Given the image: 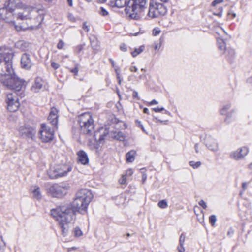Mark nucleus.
<instances>
[{
	"mask_svg": "<svg viewBox=\"0 0 252 252\" xmlns=\"http://www.w3.org/2000/svg\"><path fill=\"white\" fill-rule=\"evenodd\" d=\"M167 12L166 8L162 3H157L151 0L149 3L148 15L152 18H158L164 15Z\"/></svg>",
	"mask_w": 252,
	"mask_h": 252,
	"instance_id": "nucleus-8",
	"label": "nucleus"
},
{
	"mask_svg": "<svg viewBox=\"0 0 252 252\" xmlns=\"http://www.w3.org/2000/svg\"><path fill=\"white\" fill-rule=\"evenodd\" d=\"M18 131L20 136L21 137L32 140L35 138L36 133L35 128L28 125L20 126Z\"/></svg>",
	"mask_w": 252,
	"mask_h": 252,
	"instance_id": "nucleus-12",
	"label": "nucleus"
},
{
	"mask_svg": "<svg viewBox=\"0 0 252 252\" xmlns=\"http://www.w3.org/2000/svg\"><path fill=\"white\" fill-rule=\"evenodd\" d=\"M18 0H8L5 6L0 8V17L7 23H13L15 18L21 20H30L28 23V27H34L41 24L44 19L43 10L35 7H30L25 9L23 12L14 13L13 6Z\"/></svg>",
	"mask_w": 252,
	"mask_h": 252,
	"instance_id": "nucleus-2",
	"label": "nucleus"
},
{
	"mask_svg": "<svg viewBox=\"0 0 252 252\" xmlns=\"http://www.w3.org/2000/svg\"><path fill=\"white\" fill-rule=\"evenodd\" d=\"M64 46V42L63 40H60L57 44V48L59 49H62L63 48Z\"/></svg>",
	"mask_w": 252,
	"mask_h": 252,
	"instance_id": "nucleus-36",
	"label": "nucleus"
},
{
	"mask_svg": "<svg viewBox=\"0 0 252 252\" xmlns=\"http://www.w3.org/2000/svg\"><path fill=\"white\" fill-rule=\"evenodd\" d=\"M153 110L155 112H161L162 111H163L164 110V108L163 107H161V108H153Z\"/></svg>",
	"mask_w": 252,
	"mask_h": 252,
	"instance_id": "nucleus-47",
	"label": "nucleus"
},
{
	"mask_svg": "<svg viewBox=\"0 0 252 252\" xmlns=\"http://www.w3.org/2000/svg\"><path fill=\"white\" fill-rule=\"evenodd\" d=\"M227 15L229 17L232 16V18H235L236 16V14L231 10L228 11Z\"/></svg>",
	"mask_w": 252,
	"mask_h": 252,
	"instance_id": "nucleus-48",
	"label": "nucleus"
},
{
	"mask_svg": "<svg viewBox=\"0 0 252 252\" xmlns=\"http://www.w3.org/2000/svg\"><path fill=\"white\" fill-rule=\"evenodd\" d=\"M231 105L230 103H228L223 106V107L220 110V113L222 115L225 116L224 121L226 123H230L234 119V114L236 112L234 109L229 111Z\"/></svg>",
	"mask_w": 252,
	"mask_h": 252,
	"instance_id": "nucleus-13",
	"label": "nucleus"
},
{
	"mask_svg": "<svg viewBox=\"0 0 252 252\" xmlns=\"http://www.w3.org/2000/svg\"><path fill=\"white\" fill-rule=\"evenodd\" d=\"M91 46H92V48H93V50H98L97 49V47L95 45H94L93 44V42H91Z\"/></svg>",
	"mask_w": 252,
	"mask_h": 252,
	"instance_id": "nucleus-56",
	"label": "nucleus"
},
{
	"mask_svg": "<svg viewBox=\"0 0 252 252\" xmlns=\"http://www.w3.org/2000/svg\"><path fill=\"white\" fill-rule=\"evenodd\" d=\"M85 45V44H80V45H77L76 47H75V51L77 53H79L80 52H81V51L83 50V47Z\"/></svg>",
	"mask_w": 252,
	"mask_h": 252,
	"instance_id": "nucleus-34",
	"label": "nucleus"
},
{
	"mask_svg": "<svg viewBox=\"0 0 252 252\" xmlns=\"http://www.w3.org/2000/svg\"><path fill=\"white\" fill-rule=\"evenodd\" d=\"M178 250L179 252H184L185 251V248L183 246H180V245H179L178 247Z\"/></svg>",
	"mask_w": 252,
	"mask_h": 252,
	"instance_id": "nucleus-50",
	"label": "nucleus"
},
{
	"mask_svg": "<svg viewBox=\"0 0 252 252\" xmlns=\"http://www.w3.org/2000/svg\"><path fill=\"white\" fill-rule=\"evenodd\" d=\"M234 233V230L232 228H230L227 232V236L229 237H232Z\"/></svg>",
	"mask_w": 252,
	"mask_h": 252,
	"instance_id": "nucleus-42",
	"label": "nucleus"
},
{
	"mask_svg": "<svg viewBox=\"0 0 252 252\" xmlns=\"http://www.w3.org/2000/svg\"><path fill=\"white\" fill-rule=\"evenodd\" d=\"M189 165L192 166L194 169L198 168L201 165V162L197 161L195 162L194 161H191L189 162Z\"/></svg>",
	"mask_w": 252,
	"mask_h": 252,
	"instance_id": "nucleus-32",
	"label": "nucleus"
},
{
	"mask_svg": "<svg viewBox=\"0 0 252 252\" xmlns=\"http://www.w3.org/2000/svg\"><path fill=\"white\" fill-rule=\"evenodd\" d=\"M223 53H225L227 60L231 63L233 62L235 56V51L234 49L228 48Z\"/></svg>",
	"mask_w": 252,
	"mask_h": 252,
	"instance_id": "nucleus-21",
	"label": "nucleus"
},
{
	"mask_svg": "<svg viewBox=\"0 0 252 252\" xmlns=\"http://www.w3.org/2000/svg\"><path fill=\"white\" fill-rule=\"evenodd\" d=\"M194 148H195L196 153H198L199 152V150H198V146L197 144H196L195 145Z\"/></svg>",
	"mask_w": 252,
	"mask_h": 252,
	"instance_id": "nucleus-59",
	"label": "nucleus"
},
{
	"mask_svg": "<svg viewBox=\"0 0 252 252\" xmlns=\"http://www.w3.org/2000/svg\"><path fill=\"white\" fill-rule=\"evenodd\" d=\"M223 0H215L212 2V5L215 6L216 4L221 3Z\"/></svg>",
	"mask_w": 252,
	"mask_h": 252,
	"instance_id": "nucleus-46",
	"label": "nucleus"
},
{
	"mask_svg": "<svg viewBox=\"0 0 252 252\" xmlns=\"http://www.w3.org/2000/svg\"><path fill=\"white\" fill-rule=\"evenodd\" d=\"M6 77L5 79H1L3 84L12 90V92H16L18 94L21 93L20 91L24 86V81L16 77L14 73Z\"/></svg>",
	"mask_w": 252,
	"mask_h": 252,
	"instance_id": "nucleus-6",
	"label": "nucleus"
},
{
	"mask_svg": "<svg viewBox=\"0 0 252 252\" xmlns=\"http://www.w3.org/2000/svg\"><path fill=\"white\" fill-rule=\"evenodd\" d=\"M109 61H110V63H111V64L112 66L113 67H114V68L116 67L115 66V62H114L112 59H110L109 60Z\"/></svg>",
	"mask_w": 252,
	"mask_h": 252,
	"instance_id": "nucleus-54",
	"label": "nucleus"
},
{
	"mask_svg": "<svg viewBox=\"0 0 252 252\" xmlns=\"http://www.w3.org/2000/svg\"><path fill=\"white\" fill-rule=\"evenodd\" d=\"M248 153V148L243 146L238 148L236 151L232 152L230 154V157L236 160H240L243 159Z\"/></svg>",
	"mask_w": 252,
	"mask_h": 252,
	"instance_id": "nucleus-14",
	"label": "nucleus"
},
{
	"mask_svg": "<svg viewBox=\"0 0 252 252\" xmlns=\"http://www.w3.org/2000/svg\"><path fill=\"white\" fill-rule=\"evenodd\" d=\"M73 233L75 237H79L82 235L83 233L78 227H76L73 229Z\"/></svg>",
	"mask_w": 252,
	"mask_h": 252,
	"instance_id": "nucleus-29",
	"label": "nucleus"
},
{
	"mask_svg": "<svg viewBox=\"0 0 252 252\" xmlns=\"http://www.w3.org/2000/svg\"><path fill=\"white\" fill-rule=\"evenodd\" d=\"M14 54L0 50V75L6 77L13 73L12 59Z\"/></svg>",
	"mask_w": 252,
	"mask_h": 252,
	"instance_id": "nucleus-3",
	"label": "nucleus"
},
{
	"mask_svg": "<svg viewBox=\"0 0 252 252\" xmlns=\"http://www.w3.org/2000/svg\"><path fill=\"white\" fill-rule=\"evenodd\" d=\"M199 205L201 206L203 209H206L207 208V205L206 203L205 202V201L203 200H201L199 202Z\"/></svg>",
	"mask_w": 252,
	"mask_h": 252,
	"instance_id": "nucleus-38",
	"label": "nucleus"
},
{
	"mask_svg": "<svg viewBox=\"0 0 252 252\" xmlns=\"http://www.w3.org/2000/svg\"><path fill=\"white\" fill-rule=\"evenodd\" d=\"M128 0H110L109 5L111 7H117L118 8L126 6L127 9L128 8Z\"/></svg>",
	"mask_w": 252,
	"mask_h": 252,
	"instance_id": "nucleus-19",
	"label": "nucleus"
},
{
	"mask_svg": "<svg viewBox=\"0 0 252 252\" xmlns=\"http://www.w3.org/2000/svg\"><path fill=\"white\" fill-rule=\"evenodd\" d=\"M115 72L116 73L117 76H118V73L120 74V73H119L120 69H119V67H115Z\"/></svg>",
	"mask_w": 252,
	"mask_h": 252,
	"instance_id": "nucleus-62",
	"label": "nucleus"
},
{
	"mask_svg": "<svg viewBox=\"0 0 252 252\" xmlns=\"http://www.w3.org/2000/svg\"><path fill=\"white\" fill-rule=\"evenodd\" d=\"M108 133V132H105L103 135H100L99 140L101 141L104 139V136H106V135Z\"/></svg>",
	"mask_w": 252,
	"mask_h": 252,
	"instance_id": "nucleus-52",
	"label": "nucleus"
},
{
	"mask_svg": "<svg viewBox=\"0 0 252 252\" xmlns=\"http://www.w3.org/2000/svg\"><path fill=\"white\" fill-rule=\"evenodd\" d=\"M130 70L131 72H136L137 71V68L135 66H131L130 68Z\"/></svg>",
	"mask_w": 252,
	"mask_h": 252,
	"instance_id": "nucleus-51",
	"label": "nucleus"
},
{
	"mask_svg": "<svg viewBox=\"0 0 252 252\" xmlns=\"http://www.w3.org/2000/svg\"><path fill=\"white\" fill-rule=\"evenodd\" d=\"M55 129L49 127L45 124L41 125V128L39 131V138L43 142L47 143L52 141L54 138V130Z\"/></svg>",
	"mask_w": 252,
	"mask_h": 252,
	"instance_id": "nucleus-11",
	"label": "nucleus"
},
{
	"mask_svg": "<svg viewBox=\"0 0 252 252\" xmlns=\"http://www.w3.org/2000/svg\"><path fill=\"white\" fill-rule=\"evenodd\" d=\"M15 46L16 48L25 51L29 48V44L24 41L20 40L16 42Z\"/></svg>",
	"mask_w": 252,
	"mask_h": 252,
	"instance_id": "nucleus-23",
	"label": "nucleus"
},
{
	"mask_svg": "<svg viewBox=\"0 0 252 252\" xmlns=\"http://www.w3.org/2000/svg\"><path fill=\"white\" fill-rule=\"evenodd\" d=\"M143 112L145 114H149V109L147 108H144L143 109Z\"/></svg>",
	"mask_w": 252,
	"mask_h": 252,
	"instance_id": "nucleus-60",
	"label": "nucleus"
},
{
	"mask_svg": "<svg viewBox=\"0 0 252 252\" xmlns=\"http://www.w3.org/2000/svg\"><path fill=\"white\" fill-rule=\"evenodd\" d=\"M219 49L222 51L223 53L228 48L226 47V43L222 39H219L217 41Z\"/></svg>",
	"mask_w": 252,
	"mask_h": 252,
	"instance_id": "nucleus-24",
	"label": "nucleus"
},
{
	"mask_svg": "<svg viewBox=\"0 0 252 252\" xmlns=\"http://www.w3.org/2000/svg\"><path fill=\"white\" fill-rule=\"evenodd\" d=\"M126 175H123L122 177L119 179V182L121 185H124L126 184Z\"/></svg>",
	"mask_w": 252,
	"mask_h": 252,
	"instance_id": "nucleus-35",
	"label": "nucleus"
},
{
	"mask_svg": "<svg viewBox=\"0 0 252 252\" xmlns=\"http://www.w3.org/2000/svg\"><path fill=\"white\" fill-rule=\"evenodd\" d=\"M133 174V170L131 169H128L126 171V174L124 175H126V177H130Z\"/></svg>",
	"mask_w": 252,
	"mask_h": 252,
	"instance_id": "nucleus-37",
	"label": "nucleus"
},
{
	"mask_svg": "<svg viewBox=\"0 0 252 252\" xmlns=\"http://www.w3.org/2000/svg\"><path fill=\"white\" fill-rule=\"evenodd\" d=\"M82 29L85 30L87 32H88L89 31V28L88 26L87 25V22H85L83 24Z\"/></svg>",
	"mask_w": 252,
	"mask_h": 252,
	"instance_id": "nucleus-40",
	"label": "nucleus"
},
{
	"mask_svg": "<svg viewBox=\"0 0 252 252\" xmlns=\"http://www.w3.org/2000/svg\"><path fill=\"white\" fill-rule=\"evenodd\" d=\"M68 184L65 183L54 184L48 189V192L53 197L62 198L65 196L69 189Z\"/></svg>",
	"mask_w": 252,
	"mask_h": 252,
	"instance_id": "nucleus-9",
	"label": "nucleus"
},
{
	"mask_svg": "<svg viewBox=\"0 0 252 252\" xmlns=\"http://www.w3.org/2000/svg\"><path fill=\"white\" fill-rule=\"evenodd\" d=\"M98 13L102 16L105 17L109 15V12L103 7H101L98 11Z\"/></svg>",
	"mask_w": 252,
	"mask_h": 252,
	"instance_id": "nucleus-28",
	"label": "nucleus"
},
{
	"mask_svg": "<svg viewBox=\"0 0 252 252\" xmlns=\"http://www.w3.org/2000/svg\"><path fill=\"white\" fill-rule=\"evenodd\" d=\"M136 152L134 150H131L128 152L126 155V162L131 163L134 161Z\"/></svg>",
	"mask_w": 252,
	"mask_h": 252,
	"instance_id": "nucleus-22",
	"label": "nucleus"
},
{
	"mask_svg": "<svg viewBox=\"0 0 252 252\" xmlns=\"http://www.w3.org/2000/svg\"><path fill=\"white\" fill-rule=\"evenodd\" d=\"M158 103V102L156 101L155 99H153L151 102H150V105H153V104H157Z\"/></svg>",
	"mask_w": 252,
	"mask_h": 252,
	"instance_id": "nucleus-58",
	"label": "nucleus"
},
{
	"mask_svg": "<svg viewBox=\"0 0 252 252\" xmlns=\"http://www.w3.org/2000/svg\"><path fill=\"white\" fill-rule=\"evenodd\" d=\"M70 71L73 73L74 75H76L78 72V68L77 66L75 67L73 69H72Z\"/></svg>",
	"mask_w": 252,
	"mask_h": 252,
	"instance_id": "nucleus-45",
	"label": "nucleus"
},
{
	"mask_svg": "<svg viewBox=\"0 0 252 252\" xmlns=\"http://www.w3.org/2000/svg\"><path fill=\"white\" fill-rule=\"evenodd\" d=\"M34 198L39 200L41 198V194L40 191V188L36 187L32 191Z\"/></svg>",
	"mask_w": 252,
	"mask_h": 252,
	"instance_id": "nucleus-26",
	"label": "nucleus"
},
{
	"mask_svg": "<svg viewBox=\"0 0 252 252\" xmlns=\"http://www.w3.org/2000/svg\"><path fill=\"white\" fill-rule=\"evenodd\" d=\"M128 6L131 9L132 13L129 17L134 20L140 19V15L147 7V0H128Z\"/></svg>",
	"mask_w": 252,
	"mask_h": 252,
	"instance_id": "nucleus-4",
	"label": "nucleus"
},
{
	"mask_svg": "<svg viewBox=\"0 0 252 252\" xmlns=\"http://www.w3.org/2000/svg\"><path fill=\"white\" fill-rule=\"evenodd\" d=\"M158 206L159 207L162 209H165L167 207V202L165 200H162L158 202Z\"/></svg>",
	"mask_w": 252,
	"mask_h": 252,
	"instance_id": "nucleus-30",
	"label": "nucleus"
},
{
	"mask_svg": "<svg viewBox=\"0 0 252 252\" xmlns=\"http://www.w3.org/2000/svg\"><path fill=\"white\" fill-rule=\"evenodd\" d=\"M160 32V31L158 29H156V28L154 29L153 30V35L154 36L158 35Z\"/></svg>",
	"mask_w": 252,
	"mask_h": 252,
	"instance_id": "nucleus-43",
	"label": "nucleus"
},
{
	"mask_svg": "<svg viewBox=\"0 0 252 252\" xmlns=\"http://www.w3.org/2000/svg\"><path fill=\"white\" fill-rule=\"evenodd\" d=\"M185 241V236L183 233H182L180 235V237L179 238V245H180V246H183Z\"/></svg>",
	"mask_w": 252,
	"mask_h": 252,
	"instance_id": "nucleus-33",
	"label": "nucleus"
},
{
	"mask_svg": "<svg viewBox=\"0 0 252 252\" xmlns=\"http://www.w3.org/2000/svg\"><path fill=\"white\" fill-rule=\"evenodd\" d=\"M146 179H147V175H146V174L143 173L142 174V183L143 184L144 183V182H145Z\"/></svg>",
	"mask_w": 252,
	"mask_h": 252,
	"instance_id": "nucleus-49",
	"label": "nucleus"
},
{
	"mask_svg": "<svg viewBox=\"0 0 252 252\" xmlns=\"http://www.w3.org/2000/svg\"><path fill=\"white\" fill-rule=\"evenodd\" d=\"M58 111L55 108L52 107L51 109L49 115L48 117V120L52 125L54 128H57L58 120Z\"/></svg>",
	"mask_w": 252,
	"mask_h": 252,
	"instance_id": "nucleus-16",
	"label": "nucleus"
},
{
	"mask_svg": "<svg viewBox=\"0 0 252 252\" xmlns=\"http://www.w3.org/2000/svg\"><path fill=\"white\" fill-rule=\"evenodd\" d=\"M215 15H216L219 17H221L222 16V11H220L219 12V13L216 14V13H214Z\"/></svg>",
	"mask_w": 252,
	"mask_h": 252,
	"instance_id": "nucleus-63",
	"label": "nucleus"
},
{
	"mask_svg": "<svg viewBox=\"0 0 252 252\" xmlns=\"http://www.w3.org/2000/svg\"><path fill=\"white\" fill-rule=\"evenodd\" d=\"M247 81L251 83V84H252V77H250L249 78L248 80H247Z\"/></svg>",
	"mask_w": 252,
	"mask_h": 252,
	"instance_id": "nucleus-64",
	"label": "nucleus"
},
{
	"mask_svg": "<svg viewBox=\"0 0 252 252\" xmlns=\"http://www.w3.org/2000/svg\"><path fill=\"white\" fill-rule=\"evenodd\" d=\"M31 56L27 53H24L21 58V65L23 69L29 70L33 65Z\"/></svg>",
	"mask_w": 252,
	"mask_h": 252,
	"instance_id": "nucleus-15",
	"label": "nucleus"
},
{
	"mask_svg": "<svg viewBox=\"0 0 252 252\" xmlns=\"http://www.w3.org/2000/svg\"><path fill=\"white\" fill-rule=\"evenodd\" d=\"M51 65L54 69H57L60 67V65L58 63L54 62L51 63Z\"/></svg>",
	"mask_w": 252,
	"mask_h": 252,
	"instance_id": "nucleus-39",
	"label": "nucleus"
},
{
	"mask_svg": "<svg viewBox=\"0 0 252 252\" xmlns=\"http://www.w3.org/2000/svg\"><path fill=\"white\" fill-rule=\"evenodd\" d=\"M67 1L68 2V5L70 6H72V5H73L72 0H67Z\"/></svg>",
	"mask_w": 252,
	"mask_h": 252,
	"instance_id": "nucleus-61",
	"label": "nucleus"
},
{
	"mask_svg": "<svg viewBox=\"0 0 252 252\" xmlns=\"http://www.w3.org/2000/svg\"><path fill=\"white\" fill-rule=\"evenodd\" d=\"M72 167L69 164L57 165L51 168L48 174L51 179H57L59 177L65 176L68 172L71 171Z\"/></svg>",
	"mask_w": 252,
	"mask_h": 252,
	"instance_id": "nucleus-7",
	"label": "nucleus"
},
{
	"mask_svg": "<svg viewBox=\"0 0 252 252\" xmlns=\"http://www.w3.org/2000/svg\"><path fill=\"white\" fill-rule=\"evenodd\" d=\"M43 81L40 77H37L34 81V84L32 86V89L35 92H38L39 90L42 88Z\"/></svg>",
	"mask_w": 252,
	"mask_h": 252,
	"instance_id": "nucleus-20",
	"label": "nucleus"
},
{
	"mask_svg": "<svg viewBox=\"0 0 252 252\" xmlns=\"http://www.w3.org/2000/svg\"><path fill=\"white\" fill-rule=\"evenodd\" d=\"M132 97L134 98H136L137 100H139L140 98L138 96V92L135 90H133L132 94Z\"/></svg>",
	"mask_w": 252,
	"mask_h": 252,
	"instance_id": "nucleus-41",
	"label": "nucleus"
},
{
	"mask_svg": "<svg viewBox=\"0 0 252 252\" xmlns=\"http://www.w3.org/2000/svg\"><path fill=\"white\" fill-rule=\"evenodd\" d=\"M93 198L91 192L87 189H81L76 194L71 205H65L51 210V215L58 222L63 236L68 235L71 222L75 218V212L84 214Z\"/></svg>",
	"mask_w": 252,
	"mask_h": 252,
	"instance_id": "nucleus-1",
	"label": "nucleus"
},
{
	"mask_svg": "<svg viewBox=\"0 0 252 252\" xmlns=\"http://www.w3.org/2000/svg\"><path fill=\"white\" fill-rule=\"evenodd\" d=\"M120 50L122 51L125 52L127 50V46L125 44H122L120 47Z\"/></svg>",
	"mask_w": 252,
	"mask_h": 252,
	"instance_id": "nucleus-44",
	"label": "nucleus"
},
{
	"mask_svg": "<svg viewBox=\"0 0 252 252\" xmlns=\"http://www.w3.org/2000/svg\"><path fill=\"white\" fill-rule=\"evenodd\" d=\"M117 200H120L123 201V202L125 201L124 198H123L122 196H118L116 198Z\"/></svg>",
	"mask_w": 252,
	"mask_h": 252,
	"instance_id": "nucleus-57",
	"label": "nucleus"
},
{
	"mask_svg": "<svg viewBox=\"0 0 252 252\" xmlns=\"http://www.w3.org/2000/svg\"><path fill=\"white\" fill-rule=\"evenodd\" d=\"M204 142L206 146L211 151H217L218 150V145L215 140L210 135H206Z\"/></svg>",
	"mask_w": 252,
	"mask_h": 252,
	"instance_id": "nucleus-17",
	"label": "nucleus"
},
{
	"mask_svg": "<svg viewBox=\"0 0 252 252\" xmlns=\"http://www.w3.org/2000/svg\"><path fill=\"white\" fill-rule=\"evenodd\" d=\"M117 78L118 79V83L119 84V85H121V77L120 76V74L119 73H118V76H117Z\"/></svg>",
	"mask_w": 252,
	"mask_h": 252,
	"instance_id": "nucleus-55",
	"label": "nucleus"
},
{
	"mask_svg": "<svg viewBox=\"0 0 252 252\" xmlns=\"http://www.w3.org/2000/svg\"><path fill=\"white\" fill-rule=\"evenodd\" d=\"M22 93L18 94L16 92H12L7 94V108L9 111L15 112L18 109L20 106L18 95L22 97Z\"/></svg>",
	"mask_w": 252,
	"mask_h": 252,
	"instance_id": "nucleus-10",
	"label": "nucleus"
},
{
	"mask_svg": "<svg viewBox=\"0 0 252 252\" xmlns=\"http://www.w3.org/2000/svg\"><path fill=\"white\" fill-rule=\"evenodd\" d=\"M78 162L83 165H87L89 163V158L87 153L83 150H79L77 153Z\"/></svg>",
	"mask_w": 252,
	"mask_h": 252,
	"instance_id": "nucleus-18",
	"label": "nucleus"
},
{
	"mask_svg": "<svg viewBox=\"0 0 252 252\" xmlns=\"http://www.w3.org/2000/svg\"><path fill=\"white\" fill-rule=\"evenodd\" d=\"M114 138L119 141H123L125 139V135L122 132L119 131L114 135Z\"/></svg>",
	"mask_w": 252,
	"mask_h": 252,
	"instance_id": "nucleus-27",
	"label": "nucleus"
},
{
	"mask_svg": "<svg viewBox=\"0 0 252 252\" xmlns=\"http://www.w3.org/2000/svg\"><path fill=\"white\" fill-rule=\"evenodd\" d=\"M242 188H243V191H244L246 189L247 187V183L243 182L242 183Z\"/></svg>",
	"mask_w": 252,
	"mask_h": 252,
	"instance_id": "nucleus-53",
	"label": "nucleus"
},
{
	"mask_svg": "<svg viewBox=\"0 0 252 252\" xmlns=\"http://www.w3.org/2000/svg\"><path fill=\"white\" fill-rule=\"evenodd\" d=\"M144 49L145 46L141 45L138 48H135L133 51L131 52V54L133 57H135L142 52Z\"/></svg>",
	"mask_w": 252,
	"mask_h": 252,
	"instance_id": "nucleus-25",
	"label": "nucleus"
},
{
	"mask_svg": "<svg viewBox=\"0 0 252 252\" xmlns=\"http://www.w3.org/2000/svg\"><path fill=\"white\" fill-rule=\"evenodd\" d=\"M78 123L84 134H91L94 128V120L90 113H85L78 118Z\"/></svg>",
	"mask_w": 252,
	"mask_h": 252,
	"instance_id": "nucleus-5",
	"label": "nucleus"
},
{
	"mask_svg": "<svg viewBox=\"0 0 252 252\" xmlns=\"http://www.w3.org/2000/svg\"><path fill=\"white\" fill-rule=\"evenodd\" d=\"M216 220V216L215 215H212L209 217V222L212 226L215 225Z\"/></svg>",
	"mask_w": 252,
	"mask_h": 252,
	"instance_id": "nucleus-31",
	"label": "nucleus"
}]
</instances>
